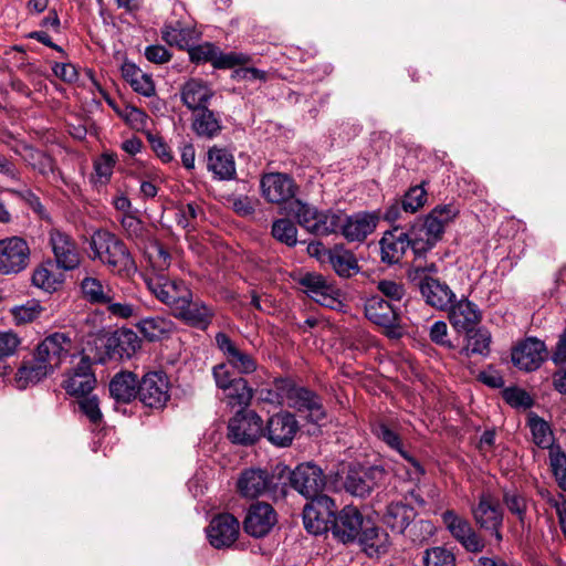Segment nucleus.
Instances as JSON below:
<instances>
[{
  "label": "nucleus",
  "mask_w": 566,
  "mask_h": 566,
  "mask_svg": "<svg viewBox=\"0 0 566 566\" xmlns=\"http://www.w3.org/2000/svg\"><path fill=\"white\" fill-rule=\"evenodd\" d=\"M373 432L378 439L384 441L389 448L397 451L405 460H407L416 473L420 475L424 474V470L421 464L403 449L401 439L397 432L392 431L382 422L375 424L373 427Z\"/></svg>",
  "instance_id": "obj_36"
},
{
  "label": "nucleus",
  "mask_w": 566,
  "mask_h": 566,
  "mask_svg": "<svg viewBox=\"0 0 566 566\" xmlns=\"http://www.w3.org/2000/svg\"><path fill=\"white\" fill-rule=\"evenodd\" d=\"M240 533L239 521L229 513L216 515L207 527L209 543L218 549L232 546Z\"/></svg>",
  "instance_id": "obj_17"
},
{
  "label": "nucleus",
  "mask_w": 566,
  "mask_h": 566,
  "mask_svg": "<svg viewBox=\"0 0 566 566\" xmlns=\"http://www.w3.org/2000/svg\"><path fill=\"white\" fill-rule=\"evenodd\" d=\"M95 382V376L91 371L87 360L83 358L81 366L64 381V389L69 395L82 399L87 397V395L93 390Z\"/></svg>",
  "instance_id": "obj_32"
},
{
  "label": "nucleus",
  "mask_w": 566,
  "mask_h": 566,
  "mask_svg": "<svg viewBox=\"0 0 566 566\" xmlns=\"http://www.w3.org/2000/svg\"><path fill=\"white\" fill-rule=\"evenodd\" d=\"M407 233L411 249L416 255L424 254L439 242L434 235L429 233L428 229L424 228L419 219L411 224Z\"/></svg>",
  "instance_id": "obj_42"
},
{
  "label": "nucleus",
  "mask_w": 566,
  "mask_h": 566,
  "mask_svg": "<svg viewBox=\"0 0 566 566\" xmlns=\"http://www.w3.org/2000/svg\"><path fill=\"white\" fill-rule=\"evenodd\" d=\"M96 353L91 357L95 363L104 364L108 359L129 358L139 346V340L130 329H120L113 334L98 335L93 342Z\"/></svg>",
  "instance_id": "obj_3"
},
{
  "label": "nucleus",
  "mask_w": 566,
  "mask_h": 566,
  "mask_svg": "<svg viewBox=\"0 0 566 566\" xmlns=\"http://www.w3.org/2000/svg\"><path fill=\"white\" fill-rule=\"evenodd\" d=\"M364 311L368 321L384 328L389 338L398 339L402 336L399 314L390 301L373 295L366 300Z\"/></svg>",
  "instance_id": "obj_5"
},
{
  "label": "nucleus",
  "mask_w": 566,
  "mask_h": 566,
  "mask_svg": "<svg viewBox=\"0 0 566 566\" xmlns=\"http://www.w3.org/2000/svg\"><path fill=\"white\" fill-rule=\"evenodd\" d=\"M261 190L269 202L282 203L294 198L297 187L289 175L270 172L261 178Z\"/></svg>",
  "instance_id": "obj_19"
},
{
  "label": "nucleus",
  "mask_w": 566,
  "mask_h": 566,
  "mask_svg": "<svg viewBox=\"0 0 566 566\" xmlns=\"http://www.w3.org/2000/svg\"><path fill=\"white\" fill-rule=\"evenodd\" d=\"M459 214V209L452 205H439L434 207L423 219H419L429 233L440 241L446 226Z\"/></svg>",
  "instance_id": "obj_33"
},
{
  "label": "nucleus",
  "mask_w": 566,
  "mask_h": 566,
  "mask_svg": "<svg viewBox=\"0 0 566 566\" xmlns=\"http://www.w3.org/2000/svg\"><path fill=\"white\" fill-rule=\"evenodd\" d=\"M90 247L94 259L107 265L112 272L123 276H130L137 266L125 244L113 233L98 230L91 238Z\"/></svg>",
  "instance_id": "obj_2"
},
{
  "label": "nucleus",
  "mask_w": 566,
  "mask_h": 566,
  "mask_svg": "<svg viewBox=\"0 0 566 566\" xmlns=\"http://www.w3.org/2000/svg\"><path fill=\"white\" fill-rule=\"evenodd\" d=\"M546 357V346L537 338H526L512 352L513 364L522 370L532 371L541 367Z\"/></svg>",
  "instance_id": "obj_22"
},
{
  "label": "nucleus",
  "mask_w": 566,
  "mask_h": 566,
  "mask_svg": "<svg viewBox=\"0 0 566 566\" xmlns=\"http://www.w3.org/2000/svg\"><path fill=\"white\" fill-rule=\"evenodd\" d=\"M262 433L263 421L252 410L237 412L228 426V438L237 444H253L260 439Z\"/></svg>",
  "instance_id": "obj_11"
},
{
  "label": "nucleus",
  "mask_w": 566,
  "mask_h": 566,
  "mask_svg": "<svg viewBox=\"0 0 566 566\" xmlns=\"http://www.w3.org/2000/svg\"><path fill=\"white\" fill-rule=\"evenodd\" d=\"M216 343L223 353L229 365L237 369L240 374H251L256 369V361L248 353L241 350L228 335L218 333Z\"/></svg>",
  "instance_id": "obj_29"
},
{
  "label": "nucleus",
  "mask_w": 566,
  "mask_h": 566,
  "mask_svg": "<svg viewBox=\"0 0 566 566\" xmlns=\"http://www.w3.org/2000/svg\"><path fill=\"white\" fill-rule=\"evenodd\" d=\"M273 486V476L268 470L249 468L237 480V490L242 497L255 499L266 494Z\"/></svg>",
  "instance_id": "obj_18"
},
{
  "label": "nucleus",
  "mask_w": 566,
  "mask_h": 566,
  "mask_svg": "<svg viewBox=\"0 0 566 566\" xmlns=\"http://www.w3.org/2000/svg\"><path fill=\"white\" fill-rule=\"evenodd\" d=\"M275 523L276 513L273 507L268 503L258 502L250 506L243 521V528L253 537H263Z\"/></svg>",
  "instance_id": "obj_21"
},
{
  "label": "nucleus",
  "mask_w": 566,
  "mask_h": 566,
  "mask_svg": "<svg viewBox=\"0 0 566 566\" xmlns=\"http://www.w3.org/2000/svg\"><path fill=\"white\" fill-rule=\"evenodd\" d=\"M23 160L34 170L43 176L54 172V161L45 153L33 147H24L21 154Z\"/></svg>",
  "instance_id": "obj_43"
},
{
  "label": "nucleus",
  "mask_w": 566,
  "mask_h": 566,
  "mask_svg": "<svg viewBox=\"0 0 566 566\" xmlns=\"http://www.w3.org/2000/svg\"><path fill=\"white\" fill-rule=\"evenodd\" d=\"M291 212L302 228L315 235L335 233L340 227V212L333 210L318 211L300 200L292 202Z\"/></svg>",
  "instance_id": "obj_4"
},
{
  "label": "nucleus",
  "mask_w": 566,
  "mask_h": 566,
  "mask_svg": "<svg viewBox=\"0 0 566 566\" xmlns=\"http://www.w3.org/2000/svg\"><path fill=\"white\" fill-rule=\"evenodd\" d=\"M422 560L424 566H455L454 554L442 546L426 549Z\"/></svg>",
  "instance_id": "obj_52"
},
{
  "label": "nucleus",
  "mask_w": 566,
  "mask_h": 566,
  "mask_svg": "<svg viewBox=\"0 0 566 566\" xmlns=\"http://www.w3.org/2000/svg\"><path fill=\"white\" fill-rule=\"evenodd\" d=\"M377 290L388 298L387 301H390L392 304L394 302H400L406 294L403 284L392 280L378 281Z\"/></svg>",
  "instance_id": "obj_60"
},
{
  "label": "nucleus",
  "mask_w": 566,
  "mask_h": 566,
  "mask_svg": "<svg viewBox=\"0 0 566 566\" xmlns=\"http://www.w3.org/2000/svg\"><path fill=\"white\" fill-rule=\"evenodd\" d=\"M327 261L339 276L349 277L358 271L356 258L343 245H335L333 249H329Z\"/></svg>",
  "instance_id": "obj_40"
},
{
  "label": "nucleus",
  "mask_w": 566,
  "mask_h": 566,
  "mask_svg": "<svg viewBox=\"0 0 566 566\" xmlns=\"http://www.w3.org/2000/svg\"><path fill=\"white\" fill-rule=\"evenodd\" d=\"M528 426L533 442L542 449L551 450V448H553L554 436L548 423L538 417H531Z\"/></svg>",
  "instance_id": "obj_47"
},
{
  "label": "nucleus",
  "mask_w": 566,
  "mask_h": 566,
  "mask_svg": "<svg viewBox=\"0 0 566 566\" xmlns=\"http://www.w3.org/2000/svg\"><path fill=\"white\" fill-rule=\"evenodd\" d=\"M428 193L423 185L410 187L408 191L400 198L402 209L406 213H416L427 202Z\"/></svg>",
  "instance_id": "obj_50"
},
{
  "label": "nucleus",
  "mask_w": 566,
  "mask_h": 566,
  "mask_svg": "<svg viewBox=\"0 0 566 566\" xmlns=\"http://www.w3.org/2000/svg\"><path fill=\"white\" fill-rule=\"evenodd\" d=\"M359 541L369 557L386 554L390 546L389 535L378 526L363 528Z\"/></svg>",
  "instance_id": "obj_37"
},
{
  "label": "nucleus",
  "mask_w": 566,
  "mask_h": 566,
  "mask_svg": "<svg viewBox=\"0 0 566 566\" xmlns=\"http://www.w3.org/2000/svg\"><path fill=\"white\" fill-rule=\"evenodd\" d=\"M117 157L112 153H103L94 160V171L96 181L106 184L109 181Z\"/></svg>",
  "instance_id": "obj_58"
},
{
  "label": "nucleus",
  "mask_w": 566,
  "mask_h": 566,
  "mask_svg": "<svg viewBox=\"0 0 566 566\" xmlns=\"http://www.w3.org/2000/svg\"><path fill=\"white\" fill-rule=\"evenodd\" d=\"M467 333L465 345L461 350L467 357L472 355L488 356L490 353V345L492 340L491 333L484 328H472Z\"/></svg>",
  "instance_id": "obj_41"
},
{
  "label": "nucleus",
  "mask_w": 566,
  "mask_h": 566,
  "mask_svg": "<svg viewBox=\"0 0 566 566\" xmlns=\"http://www.w3.org/2000/svg\"><path fill=\"white\" fill-rule=\"evenodd\" d=\"M30 248L21 237L0 240V274L13 275L24 271L30 263Z\"/></svg>",
  "instance_id": "obj_7"
},
{
  "label": "nucleus",
  "mask_w": 566,
  "mask_h": 566,
  "mask_svg": "<svg viewBox=\"0 0 566 566\" xmlns=\"http://www.w3.org/2000/svg\"><path fill=\"white\" fill-rule=\"evenodd\" d=\"M140 390L137 376L134 373L125 371L117 374L109 384L111 395L122 402H130Z\"/></svg>",
  "instance_id": "obj_35"
},
{
  "label": "nucleus",
  "mask_w": 566,
  "mask_h": 566,
  "mask_svg": "<svg viewBox=\"0 0 566 566\" xmlns=\"http://www.w3.org/2000/svg\"><path fill=\"white\" fill-rule=\"evenodd\" d=\"M161 33L166 43L176 45L179 49H188L193 39V30L182 27L180 22H177L175 25H166Z\"/></svg>",
  "instance_id": "obj_45"
},
{
  "label": "nucleus",
  "mask_w": 566,
  "mask_h": 566,
  "mask_svg": "<svg viewBox=\"0 0 566 566\" xmlns=\"http://www.w3.org/2000/svg\"><path fill=\"white\" fill-rule=\"evenodd\" d=\"M78 407L93 424L98 426L102 422L103 415L99 409L98 399L95 396L80 399Z\"/></svg>",
  "instance_id": "obj_61"
},
{
  "label": "nucleus",
  "mask_w": 566,
  "mask_h": 566,
  "mask_svg": "<svg viewBox=\"0 0 566 566\" xmlns=\"http://www.w3.org/2000/svg\"><path fill=\"white\" fill-rule=\"evenodd\" d=\"M185 304L175 306V316L181 318L187 324L206 329L211 323L213 311L200 301H192V293L185 297Z\"/></svg>",
  "instance_id": "obj_30"
},
{
  "label": "nucleus",
  "mask_w": 566,
  "mask_h": 566,
  "mask_svg": "<svg viewBox=\"0 0 566 566\" xmlns=\"http://www.w3.org/2000/svg\"><path fill=\"white\" fill-rule=\"evenodd\" d=\"M542 497L547 505V510L554 511L558 517L560 527L566 537V497L562 493L543 492Z\"/></svg>",
  "instance_id": "obj_57"
},
{
  "label": "nucleus",
  "mask_w": 566,
  "mask_h": 566,
  "mask_svg": "<svg viewBox=\"0 0 566 566\" xmlns=\"http://www.w3.org/2000/svg\"><path fill=\"white\" fill-rule=\"evenodd\" d=\"M380 245L381 261L387 264L399 263L410 245L408 233L395 227L392 230H388L384 233Z\"/></svg>",
  "instance_id": "obj_27"
},
{
  "label": "nucleus",
  "mask_w": 566,
  "mask_h": 566,
  "mask_svg": "<svg viewBox=\"0 0 566 566\" xmlns=\"http://www.w3.org/2000/svg\"><path fill=\"white\" fill-rule=\"evenodd\" d=\"M413 518V509L401 501L391 502L382 517L384 523L397 533H403Z\"/></svg>",
  "instance_id": "obj_39"
},
{
  "label": "nucleus",
  "mask_w": 566,
  "mask_h": 566,
  "mask_svg": "<svg viewBox=\"0 0 566 566\" xmlns=\"http://www.w3.org/2000/svg\"><path fill=\"white\" fill-rule=\"evenodd\" d=\"M442 522L451 536L469 553H481L485 548V539L473 528L471 523L455 513L447 510L441 514Z\"/></svg>",
  "instance_id": "obj_6"
},
{
  "label": "nucleus",
  "mask_w": 566,
  "mask_h": 566,
  "mask_svg": "<svg viewBox=\"0 0 566 566\" xmlns=\"http://www.w3.org/2000/svg\"><path fill=\"white\" fill-rule=\"evenodd\" d=\"M297 431L298 423L295 417L289 412H282L269 419L265 434L272 444L283 448L292 443Z\"/></svg>",
  "instance_id": "obj_25"
},
{
  "label": "nucleus",
  "mask_w": 566,
  "mask_h": 566,
  "mask_svg": "<svg viewBox=\"0 0 566 566\" xmlns=\"http://www.w3.org/2000/svg\"><path fill=\"white\" fill-rule=\"evenodd\" d=\"M334 510L335 502L329 496L312 499L303 510L305 530L313 535H321L329 531Z\"/></svg>",
  "instance_id": "obj_13"
},
{
  "label": "nucleus",
  "mask_w": 566,
  "mask_h": 566,
  "mask_svg": "<svg viewBox=\"0 0 566 566\" xmlns=\"http://www.w3.org/2000/svg\"><path fill=\"white\" fill-rule=\"evenodd\" d=\"M291 486L306 499L325 496L322 491L325 486V475L319 467L313 463H301L293 471H289Z\"/></svg>",
  "instance_id": "obj_8"
},
{
  "label": "nucleus",
  "mask_w": 566,
  "mask_h": 566,
  "mask_svg": "<svg viewBox=\"0 0 566 566\" xmlns=\"http://www.w3.org/2000/svg\"><path fill=\"white\" fill-rule=\"evenodd\" d=\"M502 500L510 513L515 515L518 522L524 525L527 511L526 499L517 491L509 490L504 491Z\"/></svg>",
  "instance_id": "obj_53"
},
{
  "label": "nucleus",
  "mask_w": 566,
  "mask_h": 566,
  "mask_svg": "<svg viewBox=\"0 0 566 566\" xmlns=\"http://www.w3.org/2000/svg\"><path fill=\"white\" fill-rule=\"evenodd\" d=\"M149 291L163 303L169 305L172 311L175 306L185 304V297L190 296V290L181 281H170L160 275L147 281Z\"/></svg>",
  "instance_id": "obj_20"
},
{
  "label": "nucleus",
  "mask_w": 566,
  "mask_h": 566,
  "mask_svg": "<svg viewBox=\"0 0 566 566\" xmlns=\"http://www.w3.org/2000/svg\"><path fill=\"white\" fill-rule=\"evenodd\" d=\"M171 331V322L163 317L144 318V339L160 340Z\"/></svg>",
  "instance_id": "obj_49"
},
{
  "label": "nucleus",
  "mask_w": 566,
  "mask_h": 566,
  "mask_svg": "<svg viewBox=\"0 0 566 566\" xmlns=\"http://www.w3.org/2000/svg\"><path fill=\"white\" fill-rule=\"evenodd\" d=\"M549 465L558 486L566 491V454L559 448H551Z\"/></svg>",
  "instance_id": "obj_54"
},
{
  "label": "nucleus",
  "mask_w": 566,
  "mask_h": 566,
  "mask_svg": "<svg viewBox=\"0 0 566 566\" xmlns=\"http://www.w3.org/2000/svg\"><path fill=\"white\" fill-rule=\"evenodd\" d=\"M123 78L130 84L136 93L142 92L140 69L137 64L125 60L120 66Z\"/></svg>",
  "instance_id": "obj_64"
},
{
  "label": "nucleus",
  "mask_w": 566,
  "mask_h": 566,
  "mask_svg": "<svg viewBox=\"0 0 566 566\" xmlns=\"http://www.w3.org/2000/svg\"><path fill=\"white\" fill-rule=\"evenodd\" d=\"M472 515L475 524L481 530L489 532L497 543L502 542L503 512L491 493L480 495L478 504L472 507Z\"/></svg>",
  "instance_id": "obj_10"
},
{
  "label": "nucleus",
  "mask_w": 566,
  "mask_h": 566,
  "mask_svg": "<svg viewBox=\"0 0 566 566\" xmlns=\"http://www.w3.org/2000/svg\"><path fill=\"white\" fill-rule=\"evenodd\" d=\"M504 400L514 408H530L533 406V399L531 396L521 388L511 387L503 391Z\"/></svg>",
  "instance_id": "obj_59"
},
{
  "label": "nucleus",
  "mask_w": 566,
  "mask_h": 566,
  "mask_svg": "<svg viewBox=\"0 0 566 566\" xmlns=\"http://www.w3.org/2000/svg\"><path fill=\"white\" fill-rule=\"evenodd\" d=\"M300 284L311 298L326 307H334L339 296L338 289L321 274L306 273Z\"/></svg>",
  "instance_id": "obj_24"
},
{
  "label": "nucleus",
  "mask_w": 566,
  "mask_h": 566,
  "mask_svg": "<svg viewBox=\"0 0 566 566\" xmlns=\"http://www.w3.org/2000/svg\"><path fill=\"white\" fill-rule=\"evenodd\" d=\"M49 242L57 268L65 271L78 268L81 254L71 234L61 229L53 228L49 232Z\"/></svg>",
  "instance_id": "obj_14"
},
{
  "label": "nucleus",
  "mask_w": 566,
  "mask_h": 566,
  "mask_svg": "<svg viewBox=\"0 0 566 566\" xmlns=\"http://www.w3.org/2000/svg\"><path fill=\"white\" fill-rule=\"evenodd\" d=\"M211 88L200 80L191 78L185 83L181 88V99L184 104L192 111H199L207 107L212 97Z\"/></svg>",
  "instance_id": "obj_34"
},
{
  "label": "nucleus",
  "mask_w": 566,
  "mask_h": 566,
  "mask_svg": "<svg viewBox=\"0 0 566 566\" xmlns=\"http://www.w3.org/2000/svg\"><path fill=\"white\" fill-rule=\"evenodd\" d=\"M332 518L329 530L333 536L344 544L358 538L364 528V517L358 509L353 505H346Z\"/></svg>",
  "instance_id": "obj_16"
},
{
  "label": "nucleus",
  "mask_w": 566,
  "mask_h": 566,
  "mask_svg": "<svg viewBox=\"0 0 566 566\" xmlns=\"http://www.w3.org/2000/svg\"><path fill=\"white\" fill-rule=\"evenodd\" d=\"M224 391H227L228 398L240 406L249 405L253 396L252 388L249 387L248 381L242 377L237 378Z\"/></svg>",
  "instance_id": "obj_56"
},
{
  "label": "nucleus",
  "mask_w": 566,
  "mask_h": 566,
  "mask_svg": "<svg viewBox=\"0 0 566 566\" xmlns=\"http://www.w3.org/2000/svg\"><path fill=\"white\" fill-rule=\"evenodd\" d=\"M81 290L91 303L106 304L113 301L111 289L105 287L97 279L85 277L81 283Z\"/></svg>",
  "instance_id": "obj_44"
},
{
  "label": "nucleus",
  "mask_w": 566,
  "mask_h": 566,
  "mask_svg": "<svg viewBox=\"0 0 566 566\" xmlns=\"http://www.w3.org/2000/svg\"><path fill=\"white\" fill-rule=\"evenodd\" d=\"M189 57L192 62H210L216 69H231L235 65L249 63L250 57L243 53H222L211 43H202L188 48Z\"/></svg>",
  "instance_id": "obj_15"
},
{
  "label": "nucleus",
  "mask_w": 566,
  "mask_h": 566,
  "mask_svg": "<svg viewBox=\"0 0 566 566\" xmlns=\"http://www.w3.org/2000/svg\"><path fill=\"white\" fill-rule=\"evenodd\" d=\"M380 212L374 211H358L350 216H343L340 213V230L343 237L348 242H363L377 228L380 221Z\"/></svg>",
  "instance_id": "obj_12"
},
{
  "label": "nucleus",
  "mask_w": 566,
  "mask_h": 566,
  "mask_svg": "<svg viewBox=\"0 0 566 566\" xmlns=\"http://www.w3.org/2000/svg\"><path fill=\"white\" fill-rule=\"evenodd\" d=\"M272 235L287 247H294L297 243V229L289 219L274 221L272 224Z\"/></svg>",
  "instance_id": "obj_51"
},
{
  "label": "nucleus",
  "mask_w": 566,
  "mask_h": 566,
  "mask_svg": "<svg viewBox=\"0 0 566 566\" xmlns=\"http://www.w3.org/2000/svg\"><path fill=\"white\" fill-rule=\"evenodd\" d=\"M63 283L61 275L55 274L49 268L38 266L32 274V284L46 293L55 292Z\"/></svg>",
  "instance_id": "obj_46"
},
{
  "label": "nucleus",
  "mask_w": 566,
  "mask_h": 566,
  "mask_svg": "<svg viewBox=\"0 0 566 566\" xmlns=\"http://www.w3.org/2000/svg\"><path fill=\"white\" fill-rule=\"evenodd\" d=\"M169 379L164 371L144 375V407L161 410L170 398Z\"/></svg>",
  "instance_id": "obj_23"
},
{
  "label": "nucleus",
  "mask_w": 566,
  "mask_h": 566,
  "mask_svg": "<svg viewBox=\"0 0 566 566\" xmlns=\"http://www.w3.org/2000/svg\"><path fill=\"white\" fill-rule=\"evenodd\" d=\"M146 138L153 151L163 163H169L172 159L171 149L161 136L148 132Z\"/></svg>",
  "instance_id": "obj_63"
},
{
  "label": "nucleus",
  "mask_w": 566,
  "mask_h": 566,
  "mask_svg": "<svg viewBox=\"0 0 566 566\" xmlns=\"http://www.w3.org/2000/svg\"><path fill=\"white\" fill-rule=\"evenodd\" d=\"M381 473L378 468H352L344 482L345 490L355 496L364 497L373 491L376 475Z\"/></svg>",
  "instance_id": "obj_31"
},
{
  "label": "nucleus",
  "mask_w": 566,
  "mask_h": 566,
  "mask_svg": "<svg viewBox=\"0 0 566 566\" xmlns=\"http://www.w3.org/2000/svg\"><path fill=\"white\" fill-rule=\"evenodd\" d=\"M72 346V339L66 333L48 335L38 344L32 357L21 363L14 375L15 387L25 389L52 375L70 356Z\"/></svg>",
  "instance_id": "obj_1"
},
{
  "label": "nucleus",
  "mask_w": 566,
  "mask_h": 566,
  "mask_svg": "<svg viewBox=\"0 0 566 566\" xmlns=\"http://www.w3.org/2000/svg\"><path fill=\"white\" fill-rule=\"evenodd\" d=\"M419 290L426 303L439 311H446L455 301V294L450 286L431 276H424L419 282Z\"/></svg>",
  "instance_id": "obj_26"
},
{
  "label": "nucleus",
  "mask_w": 566,
  "mask_h": 566,
  "mask_svg": "<svg viewBox=\"0 0 566 566\" xmlns=\"http://www.w3.org/2000/svg\"><path fill=\"white\" fill-rule=\"evenodd\" d=\"M208 169L220 180H230L235 176L233 156L226 149L211 148L208 153Z\"/></svg>",
  "instance_id": "obj_38"
},
{
  "label": "nucleus",
  "mask_w": 566,
  "mask_h": 566,
  "mask_svg": "<svg viewBox=\"0 0 566 566\" xmlns=\"http://www.w3.org/2000/svg\"><path fill=\"white\" fill-rule=\"evenodd\" d=\"M279 388L282 390L281 403L297 411H307L310 419L313 421L324 418L321 400L314 392L287 381H282Z\"/></svg>",
  "instance_id": "obj_9"
},
{
  "label": "nucleus",
  "mask_w": 566,
  "mask_h": 566,
  "mask_svg": "<svg viewBox=\"0 0 566 566\" xmlns=\"http://www.w3.org/2000/svg\"><path fill=\"white\" fill-rule=\"evenodd\" d=\"M201 217L202 210L196 203L180 206L176 212L177 223L186 230H193Z\"/></svg>",
  "instance_id": "obj_55"
},
{
  "label": "nucleus",
  "mask_w": 566,
  "mask_h": 566,
  "mask_svg": "<svg viewBox=\"0 0 566 566\" xmlns=\"http://www.w3.org/2000/svg\"><path fill=\"white\" fill-rule=\"evenodd\" d=\"M448 311L449 321L458 332H470L482 318V313L478 305L468 298L452 302Z\"/></svg>",
  "instance_id": "obj_28"
},
{
  "label": "nucleus",
  "mask_w": 566,
  "mask_h": 566,
  "mask_svg": "<svg viewBox=\"0 0 566 566\" xmlns=\"http://www.w3.org/2000/svg\"><path fill=\"white\" fill-rule=\"evenodd\" d=\"M108 104L128 125H130L133 128L137 130L139 129L138 125L142 123V111L128 104H123L120 106L114 104L112 101H108Z\"/></svg>",
  "instance_id": "obj_62"
},
{
  "label": "nucleus",
  "mask_w": 566,
  "mask_h": 566,
  "mask_svg": "<svg viewBox=\"0 0 566 566\" xmlns=\"http://www.w3.org/2000/svg\"><path fill=\"white\" fill-rule=\"evenodd\" d=\"M201 112L196 116L192 127L200 136L212 137L220 130L219 120L214 114L207 107L201 108Z\"/></svg>",
  "instance_id": "obj_48"
}]
</instances>
